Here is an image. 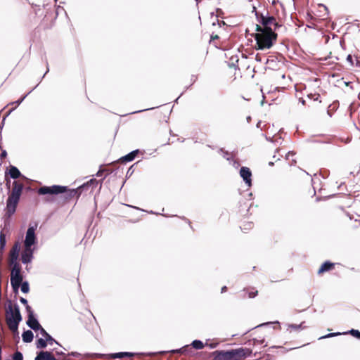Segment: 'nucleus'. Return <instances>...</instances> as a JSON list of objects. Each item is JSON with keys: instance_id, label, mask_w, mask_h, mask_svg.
Masks as SVG:
<instances>
[{"instance_id": "f257e3e1", "label": "nucleus", "mask_w": 360, "mask_h": 360, "mask_svg": "<svg viewBox=\"0 0 360 360\" xmlns=\"http://www.w3.org/2000/svg\"><path fill=\"white\" fill-rule=\"evenodd\" d=\"M97 184L98 181L95 179H92L76 189H69L67 186L60 185H53L51 186H44L38 189L37 193L39 195L63 194V195L60 197L62 200V202L60 205L63 206L75 197L78 199L83 189L86 187L92 186L93 188H95Z\"/></svg>"}, {"instance_id": "f03ea898", "label": "nucleus", "mask_w": 360, "mask_h": 360, "mask_svg": "<svg viewBox=\"0 0 360 360\" xmlns=\"http://www.w3.org/2000/svg\"><path fill=\"white\" fill-rule=\"evenodd\" d=\"M257 32L253 37L256 40L257 49L264 50L270 49L277 39V34L275 32H269L262 30L261 25H256Z\"/></svg>"}, {"instance_id": "7ed1b4c3", "label": "nucleus", "mask_w": 360, "mask_h": 360, "mask_svg": "<svg viewBox=\"0 0 360 360\" xmlns=\"http://www.w3.org/2000/svg\"><path fill=\"white\" fill-rule=\"evenodd\" d=\"M5 319L9 330L13 333H18V325L22 321V316L19 307L17 304H13L11 301H9L6 307Z\"/></svg>"}, {"instance_id": "20e7f679", "label": "nucleus", "mask_w": 360, "mask_h": 360, "mask_svg": "<svg viewBox=\"0 0 360 360\" xmlns=\"http://www.w3.org/2000/svg\"><path fill=\"white\" fill-rule=\"evenodd\" d=\"M251 353L250 349L242 347L230 351H215L212 354V360H242L249 356Z\"/></svg>"}, {"instance_id": "39448f33", "label": "nucleus", "mask_w": 360, "mask_h": 360, "mask_svg": "<svg viewBox=\"0 0 360 360\" xmlns=\"http://www.w3.org/2000/svg\"><path fill=\"white\" fill-rule=\"evenodd\" d=\"M22 183H20L18 181H13V188L8 194V197L6 201V214L8 217L15 213L22 192Z\"/></svg>"}, {"instance_id": "423d86ee", "label": "nucleus", "mask_w": 360, "mask_h": 360, "mask_svg": "<svg viewBox=\"0 0 360 360\" xmlns=\"http://www.w3.org/2000/svg\"><path fill=\"white\" fill-rule=\"evenodd\" d=\"M256 16L259 23L261 24L262 30L275 32L277 29L282 27L273 16L264 15L262 13L259 14L258 13H256Z\"/></svg>"}, {"instance_id": "0eeeda50", "label": "nucleus", "mask_w": 360, "mask_h": 360, "mask_svg": "<svg viewBox=\"0 0 360 360\" xmlns=\"http://www.w3.org/2000/svg\"><path fill=\"white\" fill-rule=\"evenodd\" d=\"M12 267L11 272V284L15 292H17L23 280L21 274V266L19 262L8 264Z\"/></svg>"}, {"instance_id": "6e6552de", "label": "nucleus", "mask_w": 360, "mask_h": 360, "mask_svg": "<svg viewBox=\"0 0 360 360\" xmlns=\"http://www.w3.org/2000/svg\"><path fill=\"white\" fill-rule=\"evenodd\" d=\"M331 222L337 228L350 229L353 226V224L356 223V221H353L347 214L340 212L333 216Z\"/></svg>"}, {"instance_id": "1a4fd4ad", "label": "nucleus", "mask_w": 360, "mask_h": 360, "mask_svg": "<svg viewBox=\"0 0 360 360\" xmlns=\"http://www.w3.org/2000/svg\"><path fill=\"white\" fill-rule=\"evenodd\" d=\"M65 357V354L63 352H56L53 354L52 352L41 351L37 353L34 360H60Z\"/></svg>"}, {"instance_id": "9d476101", "label": "nucleus", "mask_w": 360, "mask_h": 360, "mask_svg": "<svg viewBox=\"0 0 360 360\" xmlns=\"http://www.w3.org/2000/svg\"><path fill=\"white\" fill-rule=\"evenodd\" d=\"M308 98L310 100V103L308 104L309 107H311L317 109H324L326 106L322 105L321 100V96L319 94H310L308 95Z\"/></svg>"}, {"instance_id": "9b49d317", "label": "nucleus", "mask_w": 360, "mask_h": 360, "mask_svg": "<svg viewBox=\"0 0 360 360\" xmlns=\"http://www.w3.org/2000/svg\"><path fill=\"white\" fill-rule=\"evenodd\" d=\"M20 250V245L18 241L15 242L11 248L8 255V264L18 262L19 252Z\"/></svg>"}, {"instance_id": "f8f14e48", "label": "nucleus", "mask_w": 360, "mask_h": 360, "mask_svg": "<svg viewBox=\"0 0 360 360\" xmlns=\"http://www.w3.org/2000/svg\"><path fill=\"white\" fill-rule=\"evenodd\" d=\"M35 229L33 226H30L28 228L25 240L24 241V246H32L36 243V236L34 233Z\"/></svg>"}, {"instance_id": "ddd939ff", "label": "nucleus", "mask_w": 360, "mask_h": 360, "mask_svg": "<svg viewBox=\"0 0 360 360\" xmlns=\"http://www.w3.org/2000/svg\"><path fill=\"white\" fill-rule=\"evenodd\" d=\"M33 251L34 249L31 246H24V250L21 253V261L23 264H28L32 262Z\"/></svg>"}, {"instance_id": "4468645a", "label": "nucleus", "mask_w": 360, "mask_h": 360, "mask_svg": "<svg viewBox=\"0 0 360 360\" xmlns=\"http://www.w3.org/2000/svg\"><path fill=\"white\" fill-rule=\"evenodd\" d=\"M240 175L248 186L252 185V172L250 168L247 167H242L240 169Z\"/></svg>"}, {"instance_id": "2eb2a0df", "label": "nucleus", "mask_w": 360, "mask_h": 360, "mask_svg": "<svg viewBox=\"0 0 360 360\" xmlns=\"http://www.w3.org/2000/svg\"><path fill=\"white\" fill-rule=\"evenodd\" d=\"M27 325L34 331H39L43 328L34 317V314L28 315Z\"/></svg>"}, {"instance_id": "dca6fc26", "label": "nucleus", "mask_w": 360, "mask_h": 360, "mask_svg": "<svg viewBox=\"0 0 360 360\" xmlns=\"http://www.w3.org/2000/svg\"><path fill=\"white\" fill-rule=\"evenodd\" d=\"M335 263H333L330 261H326L323 262L319 269H318L317 274L318 275H322L325 272L330 271L335 269Z\"/></svg>"}, {"instance_id": "f3484780", "label": "nucleus", "mask_w": 360, "mask_h": 360, "mask_svg": "<svg viewBox=\"0 0 360 360\" xmlns=\"http://www.w3.org/2000/svg\"><path fill=\"white\" fill-rule=\"evenodd\" d=\"M139 153V150H134V151L129 153V154L126 155L125 156L122 157L120 159V162L122 163H124L127 162L132 161L136 158V156L137 155V154Z\"/></svg>"}, {"instance_id": "a211bd4d", "label": "nucleus", "mask_w": 360, "mask_h": 360, "mask_svg": "<svg viewBox=\"0 0 360 360\" xmlns=\"http://www.w3.org/2000/svg\"><path fill=\"white\" fill-rule=\"evenodd\" d=\"M8 175H9L10 178L16 179L21 176V173L16 167L11 165L8 169Z\"/></svg>"}, {"instance_id": "6ab92c4d", "label": "nucleus", "mask_w": 360, "mask_h": 360, "mask_svg": "<svg viewBox=\"0 0 360 360\" xmlns=\"http://www.w3.org/2000/svg\"><path fill=\"white\" fill-rule=\"evenodd\" d=\"M22 340L24 342L29 343L31 342L33 340V333L28 330L25 332H23L22 335Z\"/></svg>"}, {"instance_id": "aec40b11", "label": "nucleus", "mask_w": 360, "mask_h": 360, "mask_svg": "<svg viewBox=\"0 0 360 360\" xmlns=\"http://www.w3.org/2000/svg\"><path fill=\"white\" fill-rule=\"evenodd\" d=\"M41 335L45 338L44 340H46L47 342H49V344L50 345H52L53 342H56V343H58L46 331V330L42 328L40 330H39Z\"/></svg>"}, {"instance_id": "412c9836", "label": "nucleus", "mask_w": 360, "mask_h": 360, "mask_svg": "<svg viewBox=\"0 0 360 360\" xmlns=\"http://www.w3.org/2000/svg\"><path fill=\"white\" fill-rule=\"evenodd\" d=\"M306 328L307 326L304 325V322H302L300 324H290L288 330H289L290 332H292V330H303Z\"/></svg>"}, {"instance_id": "4be33fe9", "label": "nucleus", "mask_w": 360, "mask_h": 360, "mask_svg": "<svg viewBox=\"0 0 360 360\" xmlns=\"http://www.w3.org/2000/svg\"><path fill=\"white\" fill-rule=\"evenodd\" d=\"M295 153L289 152L286 155V160L288 161L290 165H295L297 164V159L295 158Z\"/></svg>"}, {"instance_id": "5701e85b", "label": "nucleus", "mask_w": 360, "mask_h": 360, "mask_svg": "<svg viewBox=\"0 0 360 360\" xmlns=\"http://www.w3.org/2000/svg\"><path fill=\"white\" fill-rule=\"evenodd\" d=\"M243 291L248 293L249 298H254L258 294V291L255 290L254 288H245Z\"/></svg>"}, {"instance_id": "b1692460", "label": "nucleus", "mask_w": 360, "mask_h": 360, "mask_svg": "<svg viewBox=\"0 0 360 360\" xmlns=\"http://www.w3.org/2000/svg\"><path fill=\"white\" fill-rule=\"evenodd\" d=\"M48 343L49 342H47L46 340H45L44 339L39 338L36 341V347L38 349H44L46 347Z\"/></svg>"}, {"instance_id": "393cba45", "label": "nucleus", "mask_w": 360, "mask_h": 360, "mask_svg": "<svg viewBox=\"0 0 360 360\" xmlns=\"http://www.w3.org/2000/svg\"><path fill=\"white\" fill-rule=\"evenodd\" d=\"M254 226V224L251 221H245L242 226H240V229L243 230V231H248V230H250L253 228Z\"/></svg>"}, {"instance_id": "a878e982", "label": "nucleus", "mask_w": 360, "mask_h": 360, "mask_svg": "<svg viewBox=\"0 0 360 360\" xmlns=\"http://www.w3.org/2000/svg\"><path fill=\"white\" fill-rule=\"evenodd\" d=\"M191 345L193 346V348L196 349H201L205 346L202 341L198 340L193 341Z\"/></svg>"}, {"instance_id": "bb28decb", "label": "nucleus", "mask_w": 360, "mask_h": 360, "mask_svg": "<svg viewBox=\"0 0 360 360\" xmlns=\"http://www.w3.org/2000/svg\"><path fill=\"white\" fill-rule=\"evenodd\" d=\"M6 235L3 231H1L0 233V248L1 249L4 248V247L6 246Z\"/></svg>"}, {"instance_id": "cd10ccee", "label": "nucleus", "mask_w": 360, "mask_h": 360, "mask_svg": "<svg viewBox=\"0 0 360 360\" xmlns=\"http://www.w3.org/2000/svg\"><path fill=\"white\" fill-rule=\"evenodd\" d=\"M20 288H21V291L24 293H27L30 290V287H29V283L25 281V282H22L21 284H20Z\"/></svg>"}, {"instance_id": "c85d7f7f", "label": "nucleus", "mask_w": 360, "mask_h": 360, "mask_svg": "<svg viewBox=\"0 0 360 360\" xmlns=\"http://www.w3.org/2000/svg\"><path fill=\"white\" fill-rule=\"evenodd\" d=\"M123 358V352L115 353L108 355V359Z\"/></svg>"}, {"instance_id": "c756f323", "label": "nucleus", "mask_w": 360, "mask_h": 360, "mask_svg": "<svg viewBox=\"0 0 360 360\" xmlns=\"http://www.w3.org/2000/svg\"><path fill=\"white\" fill-rule=\"evenodd\" d=\"M13 360H23V356L21 352H16L13 354Z\"/></svg>"}, {"instance_id": "7c9ffc66", "label": "nucleus", "mask_w": 360, "mask_h": 360, "mask_svg": "<svg viewBox=\"0 0 360 360\" xmlns=\"http://www.w3.org/2000/svg\"><path fill=\"white\" fill-rule=\"evenodd\" d=\"M349 333L354 337L360 339V332L358 330L352 329Z\"/></svg>"}, {"instance_id": "2f4dec72", "label": "nucleus", "mask_w": 360, "mask_h": 360, "mask_svg": "<svg viewBox=\"0 0 360 360\" xmlns=\"http://www.w3.org/2000/svg\"><path fill=\"white\" fill-rule=\"evenodd\" d=\"M219 345V342H211V343H208L207 342L205 344V346H208L210 348H215L217 347V345Z\"/></svg>"}, {"instance_id": "473e14b6", "label": "nucleus", "mask_w": 360, "mask_h": 360, "mask_svg": "<svg viewBox=\"0 0 360 360\" xmlns=\"http://www.w3.org/2000/svg\"><path fill=\"white\" fill-rule=\"evenodd\" d=\"M339 335H340V333H329V334H327V335L321 337V338H331V337Z\"/></svg>"}, {"instance_id": "72a5a7b5", "label": "nucleus", "mask_w": 360, "mask_h": 360, "mask_svg": "<svg viewBox=\"0 0 360 360\" xmlns=\"http://www.w3.org/2000/svg\"><path fill=\"white\" fill-rule=\"evenodd\" d=\"M5 180L6 181L7 188H10L11 180H10V177L8 176L7 172H6V174H5Z\"/></svg>"}, {"instance_id": "f704fd0d", "label": "nucleus", "mask_w": 360, "mask_h": 360, "mask_svg": "<svg viewBox=\"0 0 360 360\" xmlns=\"http://www.w3.org/2000/svg\"><path fill=\"white\" fill-rule=\"evenodd\" d=\"M25 307H26V310L27 311L28 315L29 314H34V312H33V311H32V308H31V307L30 305L27 304V306Z\"/></svg>"}, {"instance_id": "c9c22d12", "label": "nucleus", "mask_w": 360, "mask_h": 360, "mask_svg": "<svg viewBox=\"0 0 360 360\" xmlns=\"http://www.w3.org/2000/svg\"><path fill=\"white\" fill-rule=\"evenodd\" d=\"M347 60L350 63L351 65H354L353 58L352 55H348L347 57Z\"/></svg>"}, {"instance_id": "e433bc0d", "label": "nucleus", "mask_w": 360, "mask_h": 360, "mask_svg": "<svg viewBox=\"0 0 360 360\" xmlns=\"http://www.w3.org/2000/svg\"><path fill=\"white\" fill-rule=\"evenodd\" d=\"M134 356V353L130 352H123V357L127 356V357H132Z\"/></svg>"}, {"instance_id": "4c0bfd02", "label": "nucleus", "mask_w": 360, "mask_h": 360, "mask_svg": "<svg viewBox=\"0 0 360 360\" xmlns=\"http://www.w3.org/2000/svg\"><path fill=\"white\" fill-rule=\"evenodd\" d=\"M20 301L21 302V303H22L23 304L25 305V307L27 306V300L23 297H20Z\"/></svg>"}, {"instance_id": "58836bf2", "label": "nucleus", "mask_w": 360, "mask_h": 360, "mask_svg": "<svg viewBox=\"0 0 360 360\" xmlns=\"http://www.w3.org/2000/svg\"><path fill=\"white\" fill-rule=\"evenodd\" d=\"M219 39V36L217 34H211V37H210L211 40H215V39Z\"/></svg>"}, {"instance_id": "ea45409f", "label": "nucleus", "mask_w": 360, "mask_h": 360, "mask_svg": "<svg viewBox=\"0 0 360 360\" xmlns=\"http://www.w3.org/2000/svg\"><path fill=\"white\" fill-rule=\"evenodd\" d=\"M6 155H7L6 152L5 150H4V151H3V152L1 153V158L2 159V158H5V157L6 156Z\"/></svg>"}, {"instance_id": "a19ab883", "label": "nucleus", "mask_w": 360, "mask_h": 360, "mask_svg": "<svg viewBox=\"0 0 360 360\" xmlns=\"http://www.w3.org/2000/svg\"><path fill=\"white\" fill-rule=\"evenodd\" d=\"M103 172H104V170H101V169H100V170L97 172L96 176H101L102 175V174H103Z\"/></svg>"}, {"instance_id": "79ce46f5", "label": "nucleus", "mask_w": 360, "mask_h": 360, "mask_svg": "<svg viewBox=\"0 0 360 360\" xmlns=\"http://www.w3.org/2000/svg\"><path fill=\"white\" fill-rule=\"evenodd\" d=\"M226 290H227V287L226 286H224V287L221 288V292L223 293V292H226Z\"/></svg>"}, {"instance_id": "37998d69", "label": "nucleus", "mask_w": 360, "mask_h": 360, "mask_svg": "<svg viewBox=\"0 0 360 360\" xmlns=\"http://www.w3.org/2000/svg\"><path fill=\"white\" fill-rule=\"evenodd\" d=\"M25 97V96L22 97L20 101H17L18 105H19L22 101V100H24Z\"/></svg>"}, {"instance_id": "c03bdc74", "label": "nucleus", "mask_w": 360, "mask_h": 360, "mask_svg": "<svg viewBox=\"0 0 360 360\" xmlns=\"http://www.w3.org/2000/svg\"><path fill=\"white\" fill-rule=\"evenodd\" d=\"M356 66L360 68V61H357L356 62Z\"/></svg>"}, {"instance_id": "a18cd8bd", "label": "nucleus", "mask_w": 360, "mask_h": 360, "mask_svg": "<svg viewBox=\"0 0 360 360\" xmlns=\"http://www.w3.org/2000/svg\"><path fill=\"white\" fill-rule=\"evenodd\" d=\"M302 103L303 105H305V101L302 99Z\"/></svg>"}, {"instance_id": "49530a36", "label": "nucleus", "mask_w": 360, "mask_h": 360, "mask_svg": "<svg viewBox=\"0 0 360 360\" xmlns=\"http://www.w3.org/2000/svg\"><path fill=\"white\" fill-rule=\"evenodd\" d=\"M269 165H273V162H269Z\"/></svg>"}]
</instances>
